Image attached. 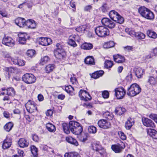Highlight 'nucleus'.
<instances>
[{
  "label": "nucleus",
  "mask_w": 157,
  "mask_h": 157,
  "mask_svg": "<svg viewBox=\"0 0 157 157\" xmlns=\"http://www.w3.org/2000/svg\"><path fill=\"white\" fill-rule=\"evenodd\" d=\"M140 15L146 19L153 20L155 17L154 14L153 12L148 8L145 6H141L138 10Z\"/></svg>",
  "instance_id": "f257e3e1"
},
{
  "label": "nucleus",
  "mask_w": 157,
  "mask_h": 157,
  "mask_svg": "<svg viewBox=\"0 0 157 157\" xmlns=\"http://www.w3.org/2000/svg\"><path fill=\"white\" fill-rule=\"evenodd\" d=\"M69 128L71 132L75 135L81 134L83 131L81 125L78 122L74 121H71L69 122Z\"/></svg>",
  "instance_id": "f03ea898"
},
{
  "label": "nucleus",
  "mask_w": 157,
  "mask_h": 157,
  "mask_svg": "<svg viewBox=\"0 0 157 157\" xmlns=\"http://www.w3.org/2000/svg\"><path fill=\"white\" fill-rule=\"evenodd\" d=\"M141 91V88L136 83H134L128 88L127 94L129 96L134 97L139 94Z\"/></svg>",
  "instance_id": "7ed1b4c3"
},
{
  "label": "nucleus",
  "mask_w": 157,
  "mask_h": 157,
  "mask_svg": "<svg viewBox=\"0 0 157 157\" xmlns=\"http://www.w3.org/2000/svg\"><path fill=\"white\" fill-rule=\"evenodd\" d=\"M96 34L99 37H104L108 35L109 31L108 29L103 26H99L95 29Z\"/></svg>",
  "instance_id": "20e7f679"
},
{
  "label": "nucleus",
  "mask_w": 157,
  "mask_h": 157,
  "mask_svg": "<svg viewBox=\"0 0 157 157\" xmlns=\"http://www.w3.org/2000/svg\"><path fill=\"white\" fill-rule=\"evenodd\" d=\"M109 15L110 18L114 21L119 24H122L124 21V18L115 10L110 11Z\"/></svg>",
  "instance_id": "39448f33"
},
{
  "label": "nucleus",
  "mask_w": 157,
  "mask_h": 157,
  "mask_svg": "<svg viewBox=\"0 0 157 157\" xmlns=\"http://www.w3.org/2000/svg\"><path fill=\"white\" fill-rule=\"evenodd\" d=\"M25 107L27 111L30 113H32L37 110L36 104L34 101L30 100H29L25 104Z\"/></svg>",
  "instance_id": "423d86ee"
},
{
  "label": "nucleus",
  "mask_w": 157,
  "mask_h": 157,
  "mask_svg": "<svg viewBox=\"0 0 157 157\" xmlns=\"http://www.w3.org/2000/svg\"><path fill=\"white\" fill-rule=\"evenodd\" d=\"M23 81L27 84H32L36 80V78L31 74L26 73L22 77Z\"/></svg>",
  "instance_id": "0eeeda50"
},
{
  "label": "nucleus",
  "mask_w": 157,
  "mask_h": 157,
  "mask_svg": "<svg viewBox=\"0 0 157 157\" xmlns=\"http://www.w3.org/2000/svg\"><path fill=\"white\" fill-rule=\"evenodd\" d=\"M114 21L107 18H104L101 20L102 25L111 29L114 28L116 24Z\"/></svg>",
  "instance_id": "6e6552de"
},
{
  "label": "nucleus",
  "mask_w": 157,
  "mask_h": 157,
  "mask_svg": "<svg viewBox=\"0 0 157 157\" xmlns=\"http://www.w3.org/2000/svg\"><path fill=\"white\" fill-rule=\"evenodd\" d=\"M80 40V37L78 35H72L69 37L68 43L71 46L75 47L77 46L75 41L78 42Z\"/></svg>",
  "instance_id": "1a4fd4ad"
},
{
  "label": "nucleus",
  "mask_w": 157,
  "mask_h": 157,
  "mask_svg": "<svg viewBox=\"0 0 157 157\" xmlns=\"http://www.w3.org/2000/svg\"><path fill=\"white\" fill-rule=\"evenodd\" d=\"M115 95L118 99H122L126 93V91L123 87L117 88L115 90Z\"/></svg>",
  "instance_id": "9d476101"
},
{
  "label": "nucleus",
  "mask_w": 157,
  "mask_h": 157,
  "mask_svg": "<svg viewBox=\"0 0 157 157\" xmlns=\"http://www.w3.org/2000/svg\"><path fill=\"white\" fill-rule=\"evenodd\" d=\"M79 95L82 100L85 101L90 100L91 99V97L89 94L85 90H81L79 93Z\"/></svg>",
  "instance_id": "9b49d317"
},
{
  "label": "nucleus",
  "mask_w": 157,
  "mask_h": 157,
  "mask_svg": "<svg viewBox=\"0 0 157 157\" xmlns=\"http://www.w3.org/2000/svg\"><path fill=\"white\" fill-rule=\"evenodd\" d=\"M125 147L124 143L122 142L121 144H117L113 145L111 146V149L116 153H119L121 152L122 149Z\"/></svg>",
  "instance_id": "f8f14e48"
},
{
  "label": "nucleus",
  "mask_w": 157,
  "mask_h": 157,
  "mask_svg": "<svg viewBox=\"0 0 157 157\" xmlns=\"http://www.w3.org/2000/svg\"><path fill=\"white\" fill-rule=\"evenodd\" d=\"M2 43L8 46L12 47L15 44V41L12 38L9 37L4 36L3 38Z\"/></svg>",
  "instance_id": "ddd939ff"
},
{
  "label": "nucleus",
  "mask_w": 157,
  "mask_h": 157,
  "mask_svg": "<svg viewBox=\"0 0 157 157\" xmlns=\"http://www.w3.org/2000/svg\"><path fill=\"white\" fill-rule=\"evenodd\" d=\"M99 126L104 129H107L110 127L111 124L110 122L104 119L100 120L98 122Z\"/></svg>",
  "instance_id": "4468645a"
},
{
  "label": "nucleus",
  "mask_w": 157,
  "mask_h": 157,
  "mask_svg": "<svg viewBox=\"0 0 157 157\" xmlns=\"http://www.w3.org/2000/svg\"><path fill=\"white\" fill-rule=\"evenodd\" d=\"M142 121L144 125L147 127L152 128H155V127L154 123L150 119L143 117L142 118Z\"/></svg>",
  "instance_id": "2eb2a0df"
},
{
  "label": "nucleus",
  "mask_w": 157,
  "mask_h": 157,
  "mask_svg": "<svg viewBox=\"0 0 157 157\" xmlns=\"http://www.w3.org/2000/svg\"><path fill=\"white\" fill-rule=\"evenodd\" d=\"M12 140L11 138L7 137L3 141L2 147L3 149L8 148L10 147L12 144Z\"/></svg>",
  "instance_id": "dca6fc26"
},
{
  "label": "nucleus",
  "mask_w": 157,
  "mask_h": 157,
  "mask_svg": "<svg viewBox=\"0 0 157 157\" xmlns=\"http://www.w3.org/2000/svg\"><path fill=\"white\" fill-rule=\"evenodd\" d=\"M113 58L114 60L118 63H122L125 61L124 57L119 54L114 55Z\"/></svg>",
  "instance_id": "f3484780"
},
{
  "label": "nucleus",
  "mask_w": 157,
  "mask_h": 157,
  "mask_svg": "<svg viewBox=\"0 0 157 157\" xmlns=\"http://www.w3.org/2000/svg\"><path fill=\"white\" fill-rule=\"evenodd\" d=\"M27 26L28 28L34 29L36 28V25L35 21L33 20L29 19L25 21V26Z\"/></svg>",
  "instance_id": "a211bd4d"
},
{
  "label": "nucleus",
  "mask_w": 157,
  "mask_h": 157,
  "mask_svg": "<svg viewBox=\"0 0 157 157\" xmlns=\"http://www.w3.org/2000/svg\"><path fill=\"white\" fill-rule=\"evenodd\" d=\"M25 21L24 18L19 17L15 20L16 24L20 27H23L25 26Z\"/></svg>",
  "instance_id": "6ab92c4d"
},
{
  "label": "nucleus",
  "mask_w": 157,
  "mask_h": 157,
  "mask_svg": "<svg viewBox=\"0 0 157 157\" xmlns=\"http://www.w3.org/2000/svg\"><path fill=\"white\" fill-rule=\"evenodd\" d=\"M134 124V122L133 119L129 117L125 123V127L126 129H130Z\"/></svg>",
  "instance_id": "aec40b11"
},
{
  "label": "nucleus",
  "mask_w": 157,
  "mask_h": 157,
  "mask_svg": "<svg viewBox=\"0 0 157 157\" xmlns=\"http://www.w3.org/2000/svg\"><path fill=\"white\" fill-rule=\"evenodd\" d=\"M18 144L21 147L24 148L28 147L29 143L25 139L22 138L19 139L18 142Z\"/></svg>",
  "instance_id": "412c9836"
},
{
  "label": "nucleus",
  "mask_w": 157,
  "mask_h": 157,
  "mask_svg": "<svg viewBox=\"0 0 157 157\" xmlns=\"http://www.w3.org/2000/svg\"><path fill=\"white\" fill-rule=\"evenodd\" d=\"M91 146L93 150L97 151H98L103 149V148L99 144V142L92 143L91 144Z\"/></svg>",
  "instance_id": "4be33fe9"
},
{
  "label": "nucleus",
  "mask_w": 157,
  "mask_h": 157,
  "mask_svg": "<svg viewBox=\"0 0 157 157\" xmlns=\"http://www.w3.org/2000/svg\"><path fill=\"white\" fill-rule=\"evenodd\" d=\"M147 134L153 139H157V132L155 129H148L147 130Z\"/></svg>",
  "instance_id": "5701e85b"
},
{
  "label": "nucleus",
  "mask_w": 157,
  "mask_h": 157,
  "mask_svg": "<svg viewBox=\"0 0 157 157\" xmlns=\"http://www.w3.org/2000/svg\"><path fill=\"white\" fill-rule=\"evenodd\" d=\"M104 73V71H97L92 74L91 76V78L95 79L102 76Z\"/></svg>",
  "instance_id": "b1692460"
},
{
  "label": "nucleus",
  "mask_w": 157,
  "mask_h": 157,
  "mask_svg": "<svg viewBox=\"0 0 157 157\" xmlns=\"http://www.w3.org/2000/svg\"><path fill=\"white\" fill-rule=\"evenodd\" d=\"M54 54L56 58L60 59H63L66 56L65 51L56 52L54 53Z\"/></svg>",
  "instance_id": "393cba45"
},
{
  "label": "nucleus",
  "mask_w": 157,
  "mask_h": 157,
  "mask_svg": "<svg viewBox=\"0 0 157 157\" xmlns=\"http://www.w3.org/2000/svg\"><path fill=\"white\" fill-rule=\"evenodd\" d=\"M56 48L54 50V53L56 52L65 51L64 49V46L62 43H58L56 45Z\"/></svg>",
  "instance_id": "a878e982"
},
{
  "label": "nucleus",
  "mask_w": 157,
  "mask_h": 157,
  "mask_svg": "<svg viewBox=\"0 0 157 157\" xmlns=\"http://www.w3.org/2000/svg\"><path fill=\"white\" fill-rule=\"evenodd\" d=\"M126 109L123 107H117L115 108V113L118 115H121L124 113Z\"/></svg>",
  "instance_id": "bb28decb"
},
{
  "label": "nucleus",
  "mask_w": 157,
  "mask_h": 157,
  "mask_svg": "<svg viewBox=\"0 0 157 157\" xmlns=\"http://www.w3.org/2000/svg\"><path fill=\"white\" fill-rule=\"evenodd\" d=\"M66 140L68 143L75 146H77L78 145V143L76 140L71 137H66Z\"/></svg>",
  "instance_id": "cd10ccee"
},
{
  "label": "nucleus",
  "mask_w": 157,
  "mask_h": 157,
  "mask_svg": "<svg viewBox=\"0 0 157 157\" xmlns=\"http://www.w3.org/2000/svg\"><path fill=\"white\" fill-rule=\"evenodd\" d=\"M84 62L86 64H88L94 65L95 64L94 59L92 56L87 57L85 59Z\"/></svg>",
  "instance_id": "c85d7f7f"
},
{
  "label": "nucleus",
  "mask_w": 157,
  "mask_h": 157,
  "mask_svg": "<svg viewBox=\"0 0 157 157\" xmlns=\"http://www.w3.org/2000/svg\"><path fill=\"white\" fill-rule=\"evenodd\" d=\"M143 70L141 68H136L135 70L136 75L138 78H141L143 75Z\"/></svg>",
  "instance_id": "c756f323"
},
{
  "label": "nucleus",
  "mask_w": 157,
  "mask_h": 157,
  "mask_svg": "<svg viewBox=\"0 0 157 157\" xmlns=\"http://www.w3.org/2000/svg\"><path fill=\"white\" fill-rule=\"evenodd\" d=\"M93 47L92 44L87 43H83L81 46L82 48L85 50H90L93 48Z\"/></svg>",
  "instance_id": "7c9ffc66"
},
{
  "label": "nucleus",
  "mask_w": 157,
  "mask_h": 157,
  "mask_svg": "<svg viewBox=\"0 0 157 157\" xmlns=\"http://www.w3.org/2000/svg\"><path fill=\"white\" fill-rule=\"evenodd\" d=\"M46 128L48 131L51 132H54L56 131L55 126L50 123H48L46 124Z\"/></svg>",
  "instance_id": "2f4dec72"
},
{
  "label": "nucleus",
  "mask_w": 157,
  "mask_h": 157,
  "mask_svg": "<svg viewBox=\"0 0 157 157\" xmlns=\"http://www.w3.org/2000/svg\"><path fill=\"white\" fill-rule=\"evenodd\" d=\"M148 82L152 85H155L157 83V79L156 76H150L149 77Z\"/></svg>",
  "instance_id": "473e14b6"
},
{
  "label": "nucleus",
  "mask_w": 157,
  "mask_h": 157,
  "mask_svg": "<svg viewBox=\"0 0 157 157\" xmlns=\"http://www.w3.org/2000/svg\"><path fill=\"white\" fill-rule=\"evenodd\" d=\"M63 131L66 134H68L70 132V129L69 128V125L66 123H63L62 124Z\"/></svg>",
  "instance_id": "72a5a7b5"
},
{
  "label": "nucleus",
  "mask_w": 157,
  "mask_h": 157,
  "mask_svg": "<svg viewBox=\"0 0 157 157\" xmlns=\"http://www.w3.org/2000/svg\"><path fill=\"white\" fill-rule=\"evenodd\" d=\"M103 116L104 117L109 120H112L113 117V114L108 111H107L103 113Z\"/></svg>",
  "instance_id": "f704fd0d"
},
{
  "label": "nucleus",
  "mask_w": 157,
  "mask_h": 157,
  "mask_svg": "<svg viewBox=\"0 0 157 157\" xmlns=\"http://www.w3.org/2000/svg\"><path fill=\"white\" fill-rule=\"evenodd\" d=\"M147 34L149 37L153 39H155L157 37V35L156 33L151 30L147 31Z\"/></svg>",
  "instance_id": "c9c22d12"
},
{
  "label": "nucleus",
  "mask_w": 157,
  "mask_h": 157,
  "mask_svg": "<svg viewBox=\"0 0 157 157\" xmlns=\"http://www.w3.org/2000/svg\"><path fill=\"white\" fill-rule=\"evenodd\" d=\"M87 26L86 25H81L76 28V30L80 33H84L85 31Z\"/></svg>",
  "instance_id": "e433bc0d"
},
{
  "label": "nucleus",
  "mask_w": 157,
  "mask_h": 157,
  "mask_svg": "<svg viewBox=\"0 0 157 157\" xmlns=\"http://www.w3.org/2000/svg\"><path fill=\"white\" fill-rule=\"evenodd\" d=\"M64 157H79V155L77 153L72 152L66 153L64 155Z\"/></svg>",
  "instance_id": "4c0bfd02"
},
{
  "label": "nucleus",
  "mask_w": 157,
  "mask_h": 157,
  "mask_svg": "<svg viewBox=\"0 0 157 157\" xmlns=\"http://www.w3.org/2000/svg\"><path fill=\"white\" fill-rule=\"evenodd\" d=\"M13 126V124L11 122L7 123L4 126V129L7 132L11 130Z\"/></svg>",
  "instance_id": "58836bf2"
},
{
  "label": "nucleus",
  "mask_w": 157,
  "mask_h": 157,
  "mask_svg": "<svg viewBox=\"0 0 157 157\" xmlns=\"http://www.w3.org/2000/svg\"><path fill=\"white\" fill-rule=\"evenodd\" d=\"M6 94L8 95L13 96L15 94V91L14 89L12 87H10L6 89Z\"/></svg>",
  "instance_id": "ea45409f"
},
{
  "label": "nucleus",
  "mask_w": 157,
  "mask_h": 157,
  "mask_svg": "<svg viewBox=\"0 0 157 157\" xmlns=\"http://www.w3.org/2000/svg\"><path fill=\"white\" fill-rule=\"evenodd\" d=\"M88 130L89 133L94 134L96 132L97 129L95 127L91 125L88 127Z\"/></svg>",
  "instance_id": "a19ab883"
},
{
  "label": "nucleus",
  "mask_w": 157,
  "mask_h": 157,
  "mask_svg": "<svg viewBox=\"0 0 157 157\" xmlns=\"http://www.w3.org/2000/svg\"><path fill=\"white\" fill-rule=\"evenodd\" d=\"M31 150L32 154L34 157H37V149L34 146H32L31 147Z\"/></svg>",
  "instance_id": "79ce46f5"
},
{
  "label": "nucleus",
  "mask_w": 157,
  "mask_h": 157,
  "mask_svg": "<svg viewBox=\"0 0 157 157\" xmlns=\"http://www.w3.org/2000/svg\"><path fill=\"white\" fill-rule=\"evenodd\" d=\"M49 60V57L48 56H45L42 58L41 59V61L40 62V64L43 65L46 63Z\"/></svg>",
  "instance_id": "37998d69"
},
{
  "label": "nucleus",
  "mask_w": 157,
  "mask_h": 157,
  "mask_svg": "<svg viewBox=\"0 0 157 157\" xmlns=\"http://www.w3.org/2000/svg\"><path fill=\"white\" fill-rule=\"evenodd\" d=\"M113 65V61L109 60H106L105 62V67L107 69L111 68Z\"/></svg>",
  "instance_id": "c03bdc74"
},
{
  "label": "nucleus",
  "mask_w": 157,
  "mask_h": 157,
  "mask_svg": "<svg viewBox=\"0 0 157 157\" xmlns=\"http://www.w3.org/2000/svg\"><path fill=\"white\" fill-rule=\"evenodd\" d=\"M54 68V65L53 64H49L46 66L45 70L47 73H49L52 71Z\"/></svg>",
  "instance_id": "a18cd8bd"
},
{
  "label": "nucleus",
  "mask_w": 157,
  "mask_h": 157,
  "mask_svg": "<svg viewBox=\"0 0 157 157\" xmlns=\"http://www.w3.org/2000/svg\"><path fill=\"white\" fill-rule=\"evenodd\" d=\"M39 43L43 46H46L48 45V43L46 42V38L41 37L40 39Z\"/></svg>",
  "instance_id": "49530a36"
},
{
  "label": "nucleus",
  "mask_w": 157,
  "mask_h": 157,
  "mask_svg": "<svg viewBox=\"0 0 157 157\" xmlns=\"http://www.w3.org/2000/svg\"><path fill=\"white\" fill-rule=\"evenodd\" d=\"M125 32L132 36H135L136 33L132 29L129 28H126Z\"/></svg>",
  "instance_id": "de8ad7c7"
},
{
  "label": "nucleus",
  "mask_w": 157,
  "mask_h": 157,
  "mask_svg": "<svg viewBox=\"0 0 157 157\" xmlns=\"http://www.w3.org/2000/svg\"><path fill=\"white\" fill-rule=\"evenodd\" d=\"M100 10H101L103 13L107 12L109 10V7L106 3H104L101 7L100 8Z\"/></svg>",
  "instance_id": "09e8293b"
},
{
  "label": "nucleus",
  "mask_w": 157,
  "mask_h": 157,
  "mask_svg": "<svg viewBox=\"0 0 157 157\" xmlns=\"http://www.w3.org/2000/svg\"><path fill=\"white\" fill-rule=\"evenodd\" d=\"M35 51L34 50H29L26 52L27 55L29 57L32 58L34 56Z\"/></svg>",
  "instance_id": "8fccbe9b"
},
{
  "label": "nucleus",
  "mask_w": 157,
  "mask_h": 157,
  "mask_svg": "<svg viewBox=\"0 0 157 157\" xmlns=\"http://www.w3.org/2000/svg\"><path fill=\"white\" fill-rule=\"evenodd\" d=\"M135 36L137 37L139 39H142L145 38V35L141 32H139L136 33Z\"/></svg>",
  "instance_id": "3c124183"
},
{
  "label": "nucleus",
  "mask_w": 157,
  "mask_h": 157,
  "mask_svg": "<svg viewBox=\"0 0 157 157\" xmlns=\"http://www.w3.org/2000/svg\"><path fill=\"white\" fill-rule=\"evenodd\" d=\"M114 45V44L113 41H110L105 43L104 45V47L105 48H109L113 47Z\"/></svg>",
  "instance_id": "603ef678"
},
{
  "label": "nucleus",
  "mask_w": 157,
  "mask_h": 157,
  "mask_svg": "<svg viewBox=\"0 0 157 157\" xmlns=\"http://www.w3.org/2000/svg\"><path fill=\"white\" fill-rule=\"evenodd\" d=\"M65 90L67 93H71L74 90V89L71 86H69L65 87Z\"/></svg>",
  "instance_id": "864d4df0"
},
{
  "label": "nucleus",
  "mask_w": 157,
  "mask_h": 157,
  "mask_svg": "<svg viewBox=\"0 0 157 157\" xmlns=\"http://www.w3.org/2000/svg\"><path fill=\"white\" fill-rule=\"evenodd\" d=\"M149 117L154 120L157 123V115L154 114H151L149 116Z\"/></svg>",
  "instance_id": "5fc2aeb1"
},
{
  "label": "nucleus",
  "mask_w": 157,
  "mask_h": 157,
  "mask_svg": "<svg viewBox=\"0 0 157 157\" xmlns=\"http://www.w3.org/2000/svg\"><path fill=\"white\" fill-rule=\"evenodd\" d=\"M18 38H27V35L26 33H19L18 35Z\"/></svg>",
  "instance_id": "6e6d98bb"
},
{
  "label": "nucleus",
  "mask_w": 157,
  "mask_h": 157,
  "mask_svg": "<svg viewBox=\"0 0 157 157\" xmlns=\"http://www.w3.org/2000/svg\"><path fill=\"white\" fill-rule=\"evenodd\" d=\"M102 95L103 98H108L109 96V93L107 90L104 91L102 92Z\"/></svg>",
  "instance_id": "4d7b16f0"
},
{
  "label": "nucleus",
  "mask_w": 157,
  "mask_h": 157,
  "mask_svg": "<svg viewBox=\"0 0 157 157\" xmlns=\"http://www.w3.org/2000/svg\"><path fill=\"white\" fill-rule=\"evenodd\" d=\"M27 38H17V40L19 43L21 44H24L26 43Z\"/></svg>",
  "instance_id": "13d9d810"
},
{
  "label": "nucleus",
  "mask_w": 157,
  "mask_h": 157,
  "mask_svg": "<svg viewBox=\"0 0 157 157\" xmlns=\"http://www.w3.org/2000/svg\"><path fill=\"white\" fill-rule=\"evenodd\" d=\"M70 81L74 85H77L78 83V82L76 78L74 77L71 78Z\"/></svg>",
  "instance_id": "bf43d9fd"
},
{
  "label": "nucleus",
  "mask_w": 157,
  "mask_h": 157,
  "mask_svg": "<svg viewBox=\"0 0 157 157\" xmlns=\"http://www.w3.org/2000/svg\"><path fill=\"white\" fill-rule=\"evenodd\" d=\"M118 134L121 139L123 140H124L126 139V136L123 132H120L118 133Z\"/></svg>",
  "instance_id": "052dcab7"
},
{
  "label": "nucleus",
  "mask_w": 157,
  "mask_h": 157,
  "mask_svg": "<svg viewBox=\"0 0 157 157\" xmlns=\"http://www.w3.org/2000/svg\"><path fill=\"white\" fill-rule=\"evenodd\" d=\"M123 48L125 51L129 52L130 51H132L133 47L132 46H127L124 47Z\"/></svg>",
  "instance_id": "680f3d73"
},
{
  "label": "nucleus",
  "mask_w": 157,
  "mask_h": 157,
  "mask_svg": "<svg viewBox=\"0 0 157 157\" xmlns=\"http://www.w3.org/2000/svg\"><path fill=\"white\" fill-rule=\"evenodd\" d=\"M5 70L6 71L8 72H12L14 71V69L12 67H5Z\"/></svg>",
  "instance_id": "e2e57ef3"
},
{
  "label": "nucleus",
  "mask_w": 157,
  "mask_h": 157,
  "mask_svg": "<svg viewBox=\"0 0 157 157\" xmlns=\"http://www.w3.org/2000/svg\"><path fill=\"white\" fill-rule=\"evenodd\" d=\"M92 9V6L91 5H89L86 6L84 7V10L86 11H90Z\"/></svg>",
  "instance_id": "0e129e2a"
},
{
  "label": "nucleus",
  "mask_w": 157,
  "mask_h": 157,
  "mask_svg": "<svg viewBox=\"0 0 157 157\" xmlns=\"http://www.w3.org/2000/svg\"><path fill=\"white\" fill-rule=\"evenodd\" d=\"M53 111L52 110H48L46 112V114L47 116H51L53 114Z\"/></svg>",
  "instance_id": "69168bd1"
},
{
  "label": "nucleus",
  "mask_w": 157,
  "mask_h": 157,
  "mask_svg": "<svg viewBox=\"0 0 157 157\" xmlns=\"http://www.w3.org/2000/svg\"><path fill=\"white\" fill-rule=\"evenodd\" d=\"M17 65L20 66H23L25 65L24 61L22 60H18Z\"/></svg>",
  "instance_id": "338daca9"
},
{
  "label": "nucleus",
  "mask_w": 157,
  "mask_h": 157,
  "mask_svg": "<svg viewBox=\"0 0 157 157\" xmlns=\"http://www.w3.org/2000/svg\"><path fill=\"white\" fill-rule=\"evenodd\" d=\"M151 54L154 56H155L157 54V48H155L153 49L151 52Z\"/></svg>",
  "instance_id": "774afa93"
}]
</instances>
